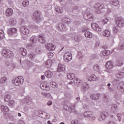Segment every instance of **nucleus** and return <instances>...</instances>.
Masks as SVG:
<instances>
[{"label": "nucleus", "instance_id": "38", "mask_svg": "<svg viewBox=\"0 0 124 124\" xmlns=\"http://www.w3.org/2000/svg\"><path fill=\"white\" fill-rule=\"evenodd\" d=\"M118 49L119 50H124V42H120L118 45Z\"/></svg>", "mask_w": 124, "mask_h": 124}, {"label": "nucleus", "instance_id": "47", "mask_svg": "<svg viewBox=\"0 0 124 124\" xmlns=\"http://www.w3.org/2000/svg\"><path fill=\"white\" fill-rule=\"evenodd\" d=\"M91 77L92 81H97V80H98V78L96 77L94 74L92 75Z\"/></svg>", "mask_w": 124, "mask_h": 124}, {"label": "nucleus", "instance_id": "34", "mask_svg": "<svg viewBox=\"0 0 124 124\" xmlns=\"http://www.w3.org/2000/svg\"><path fill=\"white\" fill-rule=\"evenodd\" d=\"M67 78L70 80H73V79H75V75L73 73L68 74L67 75Z\"/></svg>", "mask_w": 124, "mask_h": 124}, {"label": "nucleus", "instance_id": "54", "mask_svg": "<svg viewBox=\"0 0 124 124\" xmlns=\"http://www.w3.org/2000/svg\"><path fill=\"white\" fill-rule=\"evenodd\" d=\"M99 44H100V42H99V40L97 39V41L95 42V46L96 47H98L99 46Z\"/></svg>", "mask_w": 124, "mask_h": 124}, {"label": "nucleus", "instance_id": "29", "mask_svg": "<svg viewBox=\"0 0 124 124\" xmlns=\"http://www.w3.org/2000/svg\"><path fill=\"white\" fill-rule=\"evenodd\" d=\"M19 52L22 56L27 55V50L23 47L20 48Z\"/></svg>", "mask_w": 124, "mask_h": 124}, {"label": "nucleus", "instance_id": "23", "mask_svg": "<svg viewBox=\"0 0 124 124\" xmlns=\"http://www.w3.org/2000/svg\"><path fill=\"white\" fill-rule=\"evenodd\" d=\"M72 11L73 13H79L81 11V10H80V8L78 6H73L72 7Z\"/></svg>", "mask_w": 124, "mask_h": 124}, {"label": "nucleus", "instance_id": "11", "mask_svg": "<svg viewBox=\"0 0 124 124\" xmlns=\"http://www.w3.org/2000/svg\"><path fill=\"white\" fill-rule=\"evenodd\" d=\"M45 46L46 49L48 50V51H54V50L56 49V46H54L51 43L46 44Z\"/></svg>", "mask_w": 124, "mask_h": 124}, {"label": "nucleus", "instance_id": "19", "mask_svg": "<svg viewBox=\"0 0 124 124\" xmlns=\"http://www.w3.org/2000/svg\"><path fill=\"white\" fill-rule=\"evenodd\" d=\"M13 14V10L10 8H8L5 11L6 16L9 17L12 16Z\"/></svg>", "mask_w": 124, "mask_h": 124}, {"label": "nucleus", "instance_id": "42", "mask_svg": "<svg viewBox=\"0 0 124 124\" xmlns=\"http://www.w3.org/2000/svg\"><path fill=\"white\" fill-rule=\"evenodd\" d=\"M30 40L32 43L35 44L37 42V39L35 37H31L30 39Z\"/></svg>", "mask_w": 124, "mask_h": 124}, {"label": "nucleus", "instance_id": "24", "mask_svg": "<svg viewBox=\"0 0 124 124\" xmlns=\"http://www.w3.org/2000/svg\"><path fill=\"white\" fill-rule=\"evenodd\" d=\"M93 69L96 72H98V73H101V71L100 70V67L98 64H95L93 67Z\"/></svg>", "mask_w": 124, "mask_h": 124}, {"label": "nucleus", "instance_id": "18", "mask_svg": "<svg viewBox=\"0 0 124 124\" xmlns=\"http://www.w3.org/2000/svg\"><path fill=\"white\" fill-rule=\"evenodd\" d=\"M74 83L75 86H79L83 84V81L79 78H77L74 80Z\"/></svg>", "mask_w": 124, "mask_h": 124}, {"label": "nucleus", "instance_id": "28", "mask_svg": "<svg viewBox=\"0 0 124 124\" xmlns=\"http://www.w3.org/2000/svg\"><path fill=\"white\" fill-rule=\"evenodd\" d=\"M55 11L59 14H62L63 12V9L61 7H57L55 8Z\"/></svg>", "mask_w": 124, "mask_h": 124}, {"label": "nucleus", "instance_id": "25", "mask_svg": "<svg viewBox=\"0 0 124 124\" xmlns=\"http://www.w3.org/2000/svg\"><path fill=\"white\" fill-rule=\"evenodd\" d=\"M25 100L26 103H27V104H28L29 105H31V104L32 103V101L31 100V98L29 96L26 97L25 98Z\"/></svg>", "mask_w": 124, "mask_h": 124}, {"label": "nucleus", "instance_id": "20", "mask_svg": "<svg viewBox=\"0 0 124 124\" xmlns=\"http://www.w3.org/2000/svg\"><path fill=\"white\" fill-rule=\"evenodd\" d=\"M106 67H107L108 69H112V68L114 67V63L111 61H108L106 64Z\"/></svg>", "mask_w": 124, "mask_h": 124}, {"label": "nucleus", "instance_id": "3", "mask_svg": "<svg viewBox=\"0 0 124 124\" xmlns=\"http://www.w3.org/2000/svg\"><path fill=\"white\" fill-rule=\"evenodd\" d=\"M7 34L9 36L17 37V35H18V33H17V29H16V28H10L7 31Z\"/></svg>", "mask_w": 124, "mask_h": 124}, {"label": "nucleus", "instance_id": "2", "mask_svg": "<svg viewBox=\"0 0 124 124\" xmlns=\"http://www.w3.org/2000/svg\"><path fill=\"white\" fill-rule=\"evenodd\" d=\"M2 55L5 57V58H7L9 59L10 58H13L14 55H13V52L10 51L9 49L6 48H3L2 51Z\"/></svg>", "mask_w": 124, "mask_h": 124}, {"label": "nucleus", "instance_id": "52", "mask_svg": "<svg viewBox=\"0 0 124 124\" xmlns=\"http://www.w3.org/2000/svg\"><path fill=\"white\" fill-rule=\"evenodd\" d=\"M87 89H88V87L86 86V85L83 84L82 85L81 90H82V91H86V90Z\"/></svg>", "mask_w": 124, "mask_h": 124}, {"label": "nucleus", "instance_id": "7", "mask_svg": "<svg viewBox=\"0 0 124 124\" xmlns=\"http://www.w3.org/2000/svg\"><path fill=\"white\" fill-rule=\"evenodd\" d=\"M116 24L119 28L124 27V19L122 17H117L116 18Z\"/></svg>", "mask_w": 124, "mask_h": 124}, {"label": "nucleus", "instance_id": "43", "mask_svg": "<svg viewBox=\"0 0 124 124\" xmlns=\"http://www.w3.org/2000/svg\"><path fill=\"white\" fill-rule=\"evenodd\" d=\"M30 5V1H24L22 2V5L24 7H28Z\"/></svg>", "mask_w": 124, "mask_h": 124}, {"label": "nucleus", "instance_id": "46", "mask_svg": "<svg viewBox=\"0 0 124 124\" xmlns=\"http://www.w3.org/2000/svg\"><path fill=\"white\" fill-rule=\"evenodd\" d=\"M41 94H42V95H43L44 96H45L46 97H51V94H50L49 93H42Z\"/></svg>", "mask_w": 124, "mask_h": 124}, {"label": "nucleus", "instance_id": "16", "mask_svg": "<svg viewBox=\"0 0 124 124\" xmlns=\"http://www.w3.org/2000/svg\"><path fill=\"white\" fill-rule=\"evenodd\" d=\"M57 29L59 30V31H62L63 30H65V25L62 23L58 24Z\"/></svg>", "mask_w": 124, "mask_h": 124}, {"label": "nucleus", "instance_id": "10", "mask_svg": "<svg viewBox=\"0 0 124 124\" xmlns=\"http://www.w3.org/2000/svg\"><path fill=\"white\" fill-rule=\"evenodd\" d=\"M91 27L93 30L96 31H101V28H100V27L95 23H92L91 24Z\"/></svg>", "mask_w": 124, "mask_h": 124}, {"label": "nucleus", "instance_id": "35", "mask_svg": "<svg viewBox=\"0 0 124 124\" xmlns=\"http://www.w3.org/2000/svg\"><path fill=\"white\" fill-rule=\"evenodd\" d=\"M75 107H76L75 104H73L71 106H69V108L71 109L73 113H77V111L76 110V109H75Z\"/></svg>", "mask_w": 124, "mask_h": 124}, {"label": "nucleus", "instance_id": "15", "mask_svg": "<svg viewBox=\"0 0 124 124\" xmlns=\"http://www.w3.org/2000/svg\"><path fill=\"white\" fill-rule=\"evenodd\" d=\"M1 111L3 114H6L9 111V108L4 105H1L0 106Z\"/></svg>", "mask_w": 124, "mask_h": 124}, {"label": "nucleus", "instance_id": "40", "mask_svg": "<svg viewBox=\"0 0 124 124\" xmlns=\"http://www.w3.org/2000/svg\"><path fill=\"white\" fill-rule=\"evenodd\" d=\"M50 85L51 87H52V88H58V87H59L58 84H57V83H56V82L54 81H51L50 83Z\"/></svg>", "mask_w": 124, "mask_h": 124}, {"label": "nucleus", "instance_id": "22", "mask_svg": "<svg viewBox=\"0 0 124 124\" xmlns=\"http://www.w3.org/2000/svg\"><path fill=\"white\" fill-rule=\"evenodd\" d=\"M117 89L119 92L124 93V82L120 83L118 86Z\"/></svg>", "mask_w": 124, "mask_h": 124}, {"label": "nucleus", "instance_id": "55", "mask_svg": "<svg viewBox=\"0 0 124 124\" xmlns=\"http://www.w3.org/2000/svg\"><path fill=\"white\" fill-rule=\"evenodd\" d=\"M78 120H74L71 121V124H78Z\"/></svg>", "mask_w": 124, "mask_h": 124}, {"label": "nucleus", "instance_id": "39", "mask_svg": "<svg viewBox=\"0 0 124 124\" xmlns=\"http://www.w3.org/2000/svg\"><path fill=\"white\" fill-rule=\"evenodd\" d=\"M9 23L11 26H15L16 25V20L14 18H11V20H10Z\"/></svg>", "mask_w": 124, "mask_h": 124}, {"label": "nucleus", "instance_id": "32", "mask_svg": "<svg viewBox=\"0 0 124 124\" xmlns=\"http://www.w3.org/2000/svg\"><path fill=\"white\" fill-rule=\"evenodd\" d=\"M8 105L11 108H13L15 107V101L14 100H11L8 102Z\"/></svg>", "mask_w": 124, "mask_h": 124}, {"label": "nucleus", "instance_id": "6", "mask_svg": "<svg viewBox=\"0 0 124 124\" xmlns=\"http://www.w3.org/2000/svg\"><path fill=\"white\" fill-rule=\"evenodd\" d=\"M64 61L66 62H68L72 60V54L71 53L68 52L64 53L63 55Z\"/></svg>", "mask_w": 124, "mask_h": 124}, {"label": "nucleus", "instance_id": "1", "mask_svg": "<svg viewBox=\"0 0 124 124\" xmlns=\"http://www.w3.org/2000/svg\"><path fill=\"white\" fill-rule=\"evenodd\" d=\"M12 83L15 86H21L24 83V78L22 76L17 77L12 81Z\"/></svg>", "mask_w": 124, "mask_h": 124}, {"label": "nucleus", "instance_id": "60", "mask_svg": "<svg viewBox=\"0 0 124 124\" xmlns=\"http://www.w3.org/2000/svg\"><path fill=\"white\" fill-rule=\"evenodd\" d=\"M113 84H115V85H117V84H119V81L118 79H114L113 81Z\"/></svg>", "mask_w": 124, "mask_h": 124}, {"label": "nucleus", "instance_id": "33", "mask_svg": "<svg viewBox=\"0 0 124 124\" xmlns=\"http://www.w3.org/2000/svg\"><path fill=\"white\" fill-rule=\"evenodd\" d=\"M85 36L88 38H92L93 37V34L90 31H86L85 32Z\"/></svg>", "mask_w": 124, "mask_h": 124}, {"label": "nucleus", "instance_id": "14", "mask_svg": "<svg viewBox=\"0 0 124 124\" xmlns=\"http://www.w3.org/2000/svg\"><path fill=\"white\" fill-rule=\"evenodd\" d=\"M20 32L23 34H29V32H30L29 29L24 26L20 27Z\"/></svg>", "mask_w": 124, "mask_h": 124}, {"label": "nucleus", "instance_id": "63", "mask_svg": "<svg viewBox=\"0 0 124 124\" xmlns=\"http://www.w3.org/2000/svg\"><path fill=\"white\" fill-rule=\"evenodd\" d=\"M75 40L76 41H77V42H79V41H80V37L78 38V36H76L75 37Z\"/></svg>", "mask_w": 124, "mask_h": 124}, {"label": "nucleus", "instance_id": "50", "mask_svg": "<svg viewBox=\"0 0 124 124\" xmlns=\"http://www.w3.org/2000/svg\"><path fill=\"white\" fill-rule=\"evenodd\" d=\"M35 52L39 55H40V54L42 53V50H41L40 48H36L35 50Z\"/></svg>", "mask_w": 124, "mask_h": 124}, {"label": "nucleus", "instance_id": "13", "mask_svg": "<svg viewBox=\"0 0 124 124\" xmlns=\"http://www.w3.org/2000/svg\"><path fill=\"white\" fill-rule=\"evenodd\" d=\"M38 40L40 43L44 44L46 42V40L45 39V36L44 35L40 34L38 36Z\"/></svg>", "mask_w": 124, "mask_h": 124}, {"label": "nucleus", "instance_id": "53", "mask_svg": "<svg viewBox=\"0 0 124 124\" xmlns=\"http://www.w3.org/2000/svg\"><path fill=\"white\" fill-rule=\"evenodd\" d=\"M122 113H118L117 114V117L118 118V120L119 122H121L122 121Z\"/></svg>", "mask_w": 124, "mask_h": 124}, {"label": "nucleus", "instance_id": "21", "mask_svg": "<svg viewBox=\"0 0 124 124\" xmlns=\"http://www.w3.org/2000/svg\"><path fill=\"white\" fill-rule=\"evenodd\" d=\"M65 69V65L62 64H59L57 68L58 72H62Z\"/></svg>", "mask_w": 124, "mask_h": 124}, {"label": "nucleus", "instance_id": "45", "mask_svg": "<svg viewBox=\"0 0 124 124\" xmlns=\"http://www.w3.org/2000/svg\"><path fill=\"white\" fill-rule=\"evenodd\" d=\"M4 37V32L3 31L0 30V39H3Z\"/></svg>", "mask_w": 124, "mask_h": 124}, {"label": "nucleus", "instance_id": "5", "mask_svg": "<svg viewBox=\"0 0 124 124\" xmlns=\"http://www.w3.org/2000/svg\"><path fill=\"white\" fill-rule=\"evenodd\" d=\"M84 116L85 118H90L92 121H94L95 119V116L93 114V112L92 111H87L84 113Z\"/></svg>", "mask_w": 124, "mask_h": 124}, {"label": "nucleus", "instance_id": "58", "mask_svg": "<svg viewBox=\"0 0 124 124\" xmlns=\"http://www.w3.org/2000/svg\"><path fill=\"white\" fill-rule=\"evenodd\" d=\"M68 108H69V107H68L67 106V105H64V106H63V109H64V110H65V111H68Z\"/></svg>", "mask_w": 124, "mask_h": 124}, {"label": "nucleus", "instance_id": "48", "mask_svg": "<svg viewBox=\"0 0 124 124\" xmlns=\"http://www.w3.org/2000/svg\"><path fill=\"white\" fill-rule=\"evenodd\" d=\"M112 31L114 34H117V32L119 31V30L116 27H113Z\"/></svg>", "mask_w": 124, "mask_h": 124}, {"label": "nucleus", "instance_id": "36", "mask_svg": "<svg viewBox=\"0 0 124 124\" xmlns=\"http://www.w3.org/2000/svg\"><path fill=\"white\" fill-rule=\"evenodd\" d=\"M52 61L51 60H48L47 61L45 62V64L46 67H50V66H52Z\"/></svg>", "mask_w": 124, "mask_h": 124}, {"label": "nucleus", "instance_id": "30", "mask_svg": "<svg viewBox=\"0 0 124 124\" xmlns=\"http://www.w3.org/2000/svg\"><path fill=\"white\" fill-rule=\"evenodd\" d=\"M45 76H46L47 78H51L52 76H53V73L49 70L45 72Z\"/></svg>", "mask_w": 124, "mask_h": 124}, {"label": "nucleus", "instance_id": "12", "mask_svg": "<svg viewBox=\"0 0 124 124\" xmlns=\"http://www.w3.org/2000/svg\"><path fill=\"white\" fill-rule=\"evenodd\" d=\"M40 87L41 89H43V90H45V91H49L50 90L49 85L47 84L46 83H41Z\"/></svg>", "mask_w": 124, "mask_h": 124}, {"label": "nucleus", "instance_id": "31", "mask_svg": "<svg viewBox=\"0 0 124 124\" xmlns=\"http://www.w3.org/2000/svg\"><path fill=\"white\" fill-rule=\"evenodd\" d=\"M62 22L63 23H65V24H67L68 25L70 24V19L64 17L62 19Z\"/></svg>", "mask_w": 124, "mask_h": 124}, {"label": "nucleus", "instance_id": "41", "mask_svg": "<svg viewBox=\"0 0 124 124\" xmlns=\"http://www.w3.org/2000/svg\"><path fill=\"white\" fill-rule=\"evenodd\" d=\"M7 78L6 77H2L0 78V84H4L6 82Z\"/></svg>", "mask_w": 124, "mask_h": 124}, {"label": "nucleus", "instance_id": "26", "mask_svg": "<svg viewBox=\"0 0 124 124\" xmlns=\"http://www.w3.org/2000/svg\"><path fill=\"white\" fill-rule=\"evenodd\" d=\"M103 35L106 37H109L110 35H111V32L109 30H105L103 32Z\"/></svg>", "mask_w": 124, "mask_h": 124}, {"label": "nucleus", "instance_id": "9", "mask_svg": "<svg viewBox=\"0 0 124 124\" xmlns=\"http://www.w3.org/2000/svg\"><path fill=\"white\" fill-rule=\"evenodd\" d=\"M108 116H109V113L108 112H103L100 114L98 120L100 122H102V121H104Z\"/></svg>", "mask_w": 124, "mask_h": 124}, {"label": "nucleus", "instance_id": "51", "mask_svg": "<svg viewBox=\"0 0 124 124\" xmlns=\"http://www.w3.org/2000/svg\"><path fill=\"white\" fill-rule=\"evenodd\" d=\"M47 56L49 59H51V58H53V57H54V54L52 52H48L47 54Z\"/></svg>", "mask_w": 124, "mask_h": 124}, {"label": "nucleus", "instance_id": "59", "mask_svg": "<svg viewBox=\"0 0 124 124\" xmlns=\"http://www.w3.org/2000/svg\"><path fill=\"white\" fill-rule=\"evenodd\" d=\"M33 56H34L33 53H30L29 54V58L30 59H33Z\"/></svg>", "mask_w": 124, "mask_h": 124}, {"label": "nucleus", "instance_id": "4", "mask_svg": "<svg viewBox=\"0 0 124 124\" xmlns=\"http://www.w3.org/2000/svg\"><path fill=\"white\" fill-rule=\"evenodd\" d=\"M93 8L96 12H98L99 10H102V9H105V6H104V4L101 3H96L94 4Z\"/></svg>", "mask_w": 124, "mask_h": 124}, {"label": "nucleus", "instance_id": "61", "mask_svg": "<svg viewBox=\"0 0 124 124\" xmlns=\"http://www.w3.org/2000/svg\"><path fill=\"white\" fill-rule=\"evenodd\" d=\"M109 20H108V18H105L103 20V23H104V24H106L107 23H108V21Z\"/></svg>", "mask_w": 124, "mask_h": 124}, {"label": "nucleus", "instance_id": "57", "mask_svg": "<svg viewBox=\"0 0 124 124\" xmlns=\"http://www.w3.org/2000/svg\"><path fill=\"white\" fill-rule=\"evenodd\" d=\"M108 89L109 91H110V92H113V89L110 87H111V84L110 83H108Z\"/></svg>", "mask_w": 124, "mask_h": 124}, {"label": "nucleus", "instance_id": "62", "mask_svg": "<svg viewBox=\"0 0 124 124\" xmlns=\"http://www.w3.org/2000/svg\"><path fill=\"white\" fill-rule=\"evenodd\" d=\"M107 30H109L110 31V30H112V25H109L107 27Z\"/></svg>", "mask_w": 124, "mask_h": 124}, {"label": "nucleus", "instance_id": "37", "mask_svg": "<svg viewBox=\"0 0 124 124\" xmlns=\"http://www.w3.org/2000/svg\"><path fill=\"white\" fill-rule=\"evenodd\" d=\"M110 4H112V5H114L115 6H117V5H119L120 4L118 0H113V1H110Z\"/></svg>", "mask_w": 124, "mask_h": 124}, {"label": "nucleus", "instance_id": "49", "mask_svg": "<svg viewBox=\"0 0 124 124\" xmlns=\"http://www.w3.org/2000/svg\"><path fill=\"white\" fill-rule=\"evenodd\" d=\"M117 77L118 78H122V77H124V73L121 72V73L118 74Z\"/></svg>", "mask_w": 124, "mask_h": 124}, {"label": "nucleus", "instance_id": "17", "mask_svg": "<svg viewBox=\"0 0 124 124\" xmlns=\"http://www.w3.org/2000/svg\"><path fill=\"white\" fill-rule=\"evenodd\" d=\"M100 96V94L99 93H97L96 94H92L90 95V98L92 100H97L99 98V96Z\"/></svg>", "mask_w": 124, "mask_h": 124}, {"label": "nucleus", "instance_id": "8", "mask_svg": "<svg viewBox=\"0 0 124 124\" xmlns=\"http://www.w3.org/2000/svg\"><path fill=\"white\" fill-rule=\"evenodd\" d=\"M40 14L41 13L40 11L36 10L33 14V19L36 21H39L40 20Z\"/></svg>", "mask_w": 124, "mask_h": 124}, {"label": "nucleus", "instance_id": "27", "mask_svg": "<svg viewBox=\"0 0 124 124\" xmlns=\"http://www.w3.org/2000/svg\"><path fill=\"white\" fill-rule=\"evenodd\" d=\"M10 99H11V96H10L9 94L6 93L4 97V101H5L6 102H8V101H9Z\"/></svg>", "mask_w": 124, "mask_h": 124}, {"label": "nucleus", "instance_id": "56", "mask_svg": "<svg viewBox=\"0 0 124 124\" xmlns=\"http://www.w3.org/2000/svg\"><path fill=\"white\" fill-rule=\"evenodd\" d=\"M87 80L90 82H92V76H88L86 78Z\"/></svg>", "mask_w": 124, "mask_h": 124}, {"label": "nucleus", "instance_id": "64", "mask_svg": "<svg viewBox=\"0 0 124 124\" xmlns=\"http://www.w3.org/2000/svg\"><path fill=\"white\" fill-rule=\"evenodd\" d=\"M6 0H0V4H4L5 3Z\"/></svg>", "mask_w": 124, "mask_h": 124}, {"label": "nucleus", "instance_id": "44", "mask_svg": "<svg viewBox=\"0 0 124 124\" xmlns=\"http://www.w3.org/2000/svg\"><path fill=\"white\" fill-rule=\"evenodd\" d=\"M103 56H108L110 55V51L105 50L102 52Z\"/></svg>", "mask_w": 124, "mask_h": 124}]
</instances>
